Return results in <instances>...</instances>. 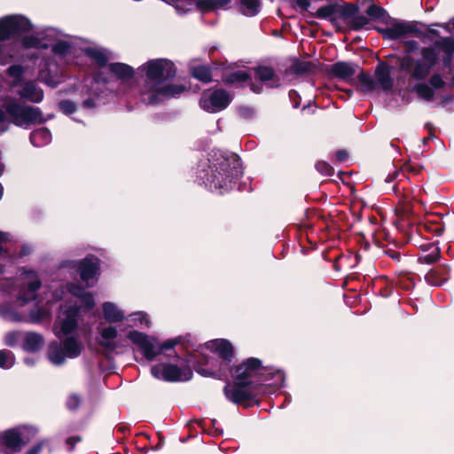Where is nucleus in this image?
<instances>
[{"instance_id": "obj_1", "label": "nucleus", "mask_w": 454, "mask_h": 454, "mask_svg": "<svg viewBox=\"0 0 454 454\" xmlns=\"http://www.w3.org/2000/svg\"><path fill=\"white\" fill-rule=\"evenodd\" d=\"M139 70L145 72L146 80L138 88V98L146 106L158 105L177 98L186 90L182 84H164L176 74L174 63L168 59L149 60Z\"/></svg>"}, {"instance_id": "obj_2", "label": "nucleus", "mask_w": 454, "mask_h": 454, "mask_svg": "<svg viewBox=\"0 0 454 454\" xmlns=\"http://www.w3.org/2000/svg\"><path fill=\"white\" fill-rule=\"evenodd\" d=\"M82 309H83L82 306H78L72 301L61 308L53 326L54 334L60 340V343L51 342L47 352L51 364L61 365L67 359L76 358L82 354L83 349L82 342L74 336H69L78 327Z\"/></svg>"}, {"instance_id": "obj_3", "label": "nucleus", "mask_w": 454, "mask_h": 454, "mask_svg": "<svg viewBox=\"0 0 454 454\" xmlns=\"http://www.w3.org/2000/svg\"><path fill=\"white\" fill-rule=\"evenodd\" d=\"M442 52L444 68H450L454 56V39L444 37L435 42L433 47H422L419 57L405 55L399 60L400 70L404 72L409 81H425L439 63V54Z\"/></svg>"}, {"instance_id": "obj_4", "label": "nucleus", "mask_w": 454, "mask_h": 454, "mask_svg": "<svg viewBox=\"0 0 454 454\" xmlns=\"http://www.w3.org/2000/svg\"><path fill=\"white\" fill-rule=\"evenodd\" d=\"M66 290L80 300L82 303L81 306H82L83 309L90 310L94 308L95 301L91 293L85 291L82 287L75 284H67L65 286L63 283H59L56 285L55 290L52 293V298L47 300L46 305L41 307L37 304L36 307L29 312L27 318L18 316L14 310L8 309L4 306H0V315L4 319L9 321H26L32 324H39L50 318L51 313V303L62 300Z\"/></svg>"}, {"instance_id": "obj_5", "label": "nucleus", "mask_w": 454, "mask_h": 454, "mask_svg": "<svg viewBox=\"0 0 454 454\" xmlns=\"http://www.w3.org/2000/svg\"><path fill=\"white\" fill-rule=\"evenodd\" d=\"M242 175L241 164L238 159H235L232 164L224 160L218 165L210 167L209 171L200 170L199 178L211 192L223 194L232 189L235 182Z\"/></svg>"}, {"instance_id": "obj_6", "label": "nucleus", "mask_w": 454, "mask_h": 454, "mask_svg": "<svg viewBox=\"0 0 454 454\" xmlns=\"http://www.w3.org/2000/svg\"><path fill=\"white\" fill-rule=\"evenodd\" d=\"M128 339L135 344L147 361H153L164 350H170L179 343V339H171L160 343L155 337L137 330L128 333Z\"/></svg>"}, {"instance_id": "obj_7", "label": "nucleus", "mask_w": 454, "mask_h": 454, "mask_svg": "<svg viewBox=\"0 0 454 454\" xmlns=\"http://www.w3.org/2000/svg\"><path fill=\"white\" fill-rule=\"evenodd\" d=\"M206 348L214 354H216L221 359L219 369L211 368L209 372L201 370L200 374L205 376L216 375L220 378L227 377L231 372V362L233 357V348L228 340L224 339H216L209 340L205 344Z\"/></svg>"}, {"instance_id": "obj_8", "label": "nucleus", "mask_w": 454, "mask_h": 454, "mask_svg": "<svg viewBox=\"0 0 454 454\" xmlns=\"http://www.w3.org/2000/svg\"><path fill=\"white\" fill-rule=\"evenodd\" d=\"M5 110L15 125L24 128H27L35 123L45 122L51 118V115L44 118L38 107L22 105L17 102L8 103L5 106Z\"/></svg>"}, {"instance_id": "obj_9", "label": "nucleus", "mask_w": 454, "mask_h": 454, "mask_svg": "<svg viewBox=\"0 0 454 454\" xmlns=\"http://www.w3.org/2000/svg\"><path fill=\"white\" fill-rule=\"evenodd\" d=\"M264 372L272 373L273 370L262 367V362L259 359L251 357L237 366L232 376L238 383L248 386L261 385L263 380H268V379H262Z\"/></svg>"}, {"instance_id": "obj_10", "label": "nucleus", "mask_w": 454, "mask_h": 454, "mask_svg": "<svg viewBox=\"0 0 454 454\" xmlns=\"http://www.w3.org/2000/svg\"><path fill=\"white\" fill-rule=\"evenodd\" d=\"M152 375L165 381H187L192 377V371L189 366L179 368L174 364H160L151 369Z\"/></svg>"}, {"instance_id": "obj_11", "label": "nucleus", "mask_w": 454, "mask_h": 454, "mask_svg": "<svg viewBox=\"0 0 454 454\" xmlns=\"http://www.w3.org/2000/svg\"><path fill=\"white\" fill-rule=\"evenodd\" d=\"M63 268H77L81 279L86 283L87 287L92 286L97 282V275L99 270V260L95 256H87L82 261H66Z\"/></svg>"}, {"instance_id": "obj_12", "label": "nucleus", "mask_w": 454, "mask_h": 454, "mask_svg": "<svg viewBox=\"0 0 454 454\" xmlns=\"http://www.w3.org/2000/svg\"><path fill=\"white\" fill-rule=\"evenodd\" d=\"M109 72L115 77L120 84L125 88L123 91L118 92L127 97V100L129 101V98L138 97V89H133L130 87V82L135 74L134 68L127 64L115 62L108 65Z\"/></svg>"}, {"instance_id": "obj_13", "label": "nucleus", "mask_w": 454, "mask_h": 454, "mask_svg": "<svg viewBox=\"0 0 454 454\" xmlns=\"http://www.w3.org/2000/svg\"><path fill=\"white\" fill-rule=\"evenodd\" d=\"M32 28L28 19L22 15H8L0 19V41L12 35L27 32Z\"/></svg>"}, {"instance_id": "obj_14", "label": "nucleus", "mask_w": 454, "mask_h": 454, "mask_svg": "<svg viewBox=\"0 0 454 454\" xmlns=\"http://www.w3.org/2000/svg\"><path fill=\"white\" fill-rule=\"evenodd\" d=\"M231 101V95L226 90L219 89L204 92L200 98V106L208 113H217L225 109Z\"/></svg>"}, {"instance_id": "obj_15", "label": "nucleus", "mask_w": 454, "mask_h": 454, "mask_svg": "<svg viewBox=\"0 0 454 454\" xmlns=\"http://www.w3.org/2000/svg\"><path fill=\"white\" fill-rule=\"evenodd\" d=\"M230 2L231 0H200L198 5L202 11H209L225 7ZM239 8L245 16H255L260 12V0H239Z\"/></svg>"}, {"instance_id": "obj_16", "label": "nucleus", "mask_w": 454, "mask_h": 454, "mask_svg": "<svg viewBox=\"0 0 454 454\" xmlns=\"http://www.w3.org/2000/svg\"><path fill=\"white\" fill-rule=\"evenodd\" d=\"M43 35L48 38L49 47L54 55L59 58L68 56L73 51V43L67 35H63L53 27L44 29Z\"/></svg>"}, {"instance_id": "obj_17", "label": "nucleus", "mask_w": 454, "mask_h": 454, "mask_svg": "<svg viewBox=\"0 0 454 454\" xmlns=\"http://www.w3.org/2000/svg\"><path fill=\"white\" fill-rule=\"evenodd\" d=\"M224 394L228 400L234 403H241L247 400L254 398L258 391L255 387L246 385L244 383L228 382L224 387Z\"/></svg>"}, {"instance_id": "obj_18", "label": "nucleus", "mask_w": 454, "mask_h": 454, "mask_svg": "<svg viewBox=\"0 0 454 454\" xmlns=\"http://www.w3.org/2000/svg\"><path fill=\"white\" fill-rule=\"evenodd\" d=\"M387 27H380L377 30L385 39L397 40L416 32V26L413 23L392 19L388 20Z\"/></svg>"}, {"instance_id": "obj_19", "label": "nucleus", "mask_w": 454, "mask_h": 454, "mask_svg": "<svg viewBox=\"0 0 454 454\" xmlns=\"http://www.w3.org/2000/svg\"><path fill=\"white\" fill-rule=\"evenodd\" d=\"M22 286L27 290L20 292L18 294V300L27 302L31 300H35L36 297V292L42 286V281L38 274L33 270H23L20 274Z\"/></svg>"}, {"instance_id": "obj_20", "label": "nucleus", "mask_w": 454, "mask_h": 454, "mask_svg": "<svg viewBox=\"0 0 454 454\" xmlns=\"http://www.w3.org/2000/svg\"><path fill=\"white\" fill-rule=\"evenodd\" d=\"M38 79L49 87L55 88L62 82V74L57 66L46 61L44 67L39 71Z\"/></svg>"}, {"instance_id": "obj_21", "label": "nucleus", "mask_w": 454, "mask_h": 454, "mask_svg": "<svg viewBox=\"0 0 454 454\" xmlns=\"http://www.w3.org/2000/svg\"><path fill=\"white\" fill-rule=\"evenodd\" d=\"M3 445L12 452H18L24 445L20 428H12L0 434Z\"/></svg>"}, {"instance_id": "obj_22", "label": "nucleus", "mask_w": 454, "mask_h": 454, "mask_svg": "<svg viewBox=\"0 0 454 454\" xmlns=\"http://www.w3.org/2000/svg\"><path fill=\"white\" fill-rule=\"evenodd\" d=\"M374 74L377 86L380 87L384 91L392 90L394 80L391 77L390 67L387 64L383 62L379 63L375 68Z\"/></svg>"}, {"instance_id": "obj_23", "label": "nucleus", "mask_w": 454, "mask_h": 454, "mask_svg": "<svg viewBox=\"0 0 454 454\" xmlns=\"http://www.w3.org/2000/svg\"><path fill=\"white\" fill-rule=\"evenodd\" d=\"M98 344L107 350L114 351L117 346L115 344V339L118 336V331L115 326L106 325L99 326L98 328Z\"/></svg>"}, {"instance_id": "obj_24", "label": "nucleus", "mask_w": 454, "mask_h": 454, "mask_svg": "<svg viewBox=\"0 0 454 454\" xmlns=\"http://www.w3.org/2000/svg\"><path fill=\"white\" fill-rule=\"evenodd\" d=\"M18 95L33 103L42 102L44 97L43 90L32 81L24 82Z\"/></svg>"}, {"instance_id": "obj_25", "label": "nucleus", "mask_w": 454, "mask_h": 454, "mask_svg": "<svg viewBox=\"0 0 454 454\" xmlns=\"http://www.w3.org/2000/svg\"><path fill=\"white\" fill-rule=\"evenodd\" d=\"M102 313L104 319L110 324L122 322L126 318L125 312L112 301L102 304Z\"/></svg>"}, {"instance_id": "obj_26", "label": "nucleus", "mask_w": 454, "mask_h": 454, "mask_svg": "<svg viewBox=\"0 0 454 454\" xmlns=\"http://www.w3.org/2000/svg\"><path fill=\"white\" fill-rule=\"evenodd\" d=\"M44 344L43 335L35 332H26L22 335V348L29 353L40 350Z\"/></svg>"}, {"instance_id": "obj_27", "label": "nucleus", "mask_w": 454, "mask_h": 454, "mask_svg": "<svg viewBox=\"0 0 454 454\" xmlns=\"http://www.w3.org/2000/svg\"><path fill=\"white\" fill-rule=\"evenodd\" d=\"M449 271V267L442 264L428 271L425 276V279L429 285L439 286L448 280Z\"/></svg>"}, {"instance_id": "obj_28", "label": "nucleus", "mask_w": 454, "mask_h": 454, "mask_svg": "<svg viewBox=\"0 0 454 454\" xmlns=\"http://www.w3.org/2000/svg\"><path fill=\"white\" fill-rule=\"evenodd\" d=\"M110 81L106 78L102 77L101 75L96 76L91 82V90L93 92V98H88L83 101L82 106L85 108H94L98 106L100 101L101 95L97 92L98 90L106 84H108Z\"/></svg>"}, {"instance_id": "obj_29", "label": "nucleus", "mask_w": 454, "mask_h": 454, "mask_svg": "<svg viewBox=\"0 0 454 454\" xmlns=\"http://www.w3.org/2000/svg\"><path fill=\"white\" fill-rule=\"evenodd\" d=\"M44 29L36 35L22 37L21 43L25 48L47 49L49 48L48 38L43 35Z\"/></svg>"}, {"instance_id": "obj_30", "label": "nucleus", "mask_w": 454, "mask_h": 454, "mask_svg": "<svg viewBox=\"0 0 454 454\" xmlns=\"http://www.w3.org/2000/svg\"><path fill=\"white\" fill-rule=\"evenodd\" d=\"M356 67L357 66L352 63L337 62L332 66L331 71L335 76L348 80L356 74Z\"/></svg>"}, {"instance_id": "obj_31", "label": "nucleus", "mask_w": 454, "mask_h": 454, "mask_svg": "<svg viewBox=\"0 0 454 454\" xmlns=\"http://www.w3.org/2000/svg\"><path fill=\"white\" fill-rule=\"evenodd\" d=\"M423 254L419 257V262L425 264H432L439 260L441 254L440 248L435 244L421 246Z\"/></svg>"}, {"instance_id": "obj_32", "label": "nucleus", "mask_w": 454, "mask_h": 454, "mask_svg": "<svg viewBox=\"0 0 454 454\" xmlns=\"http://www.w3.org/2000/svg\"><path fill=\"white\" fill-rule=\"evenodd\" d=\"M51 141V133L47 128H40L30 135V142L34 146L41 147Z\"/></svg>"}, {"instance_id": "obj_33", "label": "nucleus", "mask_w": 454, "mask_h": 454, "mask_svg": "<svg viewBox=\"0 0 454 454\" xmlns=\"http://www.w3.org/2000/svg\"><path fill=\"white\" fill-rule=\"evenodd\" d=\"M130 324L129 325L130 327H146L149 328L151 325L150 318L148 315L144 311H136L134 313L129 314L125 318Z\"/></svg>"}, {"instance_id": "obj_34", "label": "nucleus", "mask_w": 454, "mask_h": 454, "mask_svg": "<svg viewBox=\"0 0 454 454\" xmlns=\"http://www.w3.org/2000/svg\"><path fill=\"white\" fill-rule=\"evenodd\" d=\"M267 368L272 369L273 372H264V376H262V379H268V380H263L262 384L267 383L269 386H273L277 388L283 387L285 382V373L282 371L277 370L272 367Z\"/></svg>"}, {"instance_id": "obj_35", "label": "nucleus", "mask_w": 454, "mask_h": 454, "mask_svg": "<svg viewBox=\"0 0 454 454\" xmlns=\"http://www.w3.org/2000/svg\"><path fill=\"white\" fill-rule=\"evenodd\" d=\"M85 52L87 56L92 59L99 67H105L109 59V52L104 49L88 48Z\"/></svg>"}, {"instance_id": "obj_36", "label": "nucleus", "mask_w": 454, "mask_h": 454, "mask_svg": "<svg viewBox=\"0 0 454 454\" xmlns=\"http://www.w3.org/2000/svg\"><path fill=\"white\" fill-rule=\"evenodd\" d=\"M360 89L364 93H371L377 88V83L373 76L361 72L357 75Z\"/></svg>"}, {"instance_id": "obj_37", "label": "nucleus", "mask_w": 454, "mask_h": 454, "mask_svg": "<svg viewBox=\"0 0 454 454\" xmlns=\"http://www.w3.org/2000/svg\"><path fill=\"white\" fill-rule=\"evenodd\" d=\"M366 13L372 20H380L383 23H388V20H391V17L387 14V11L374 4L368 7Z\"/></svg>"}, {"instance_id": "obj_38", "label": "nucleus", "mask_w": 454, "mask_h": 454, "mask_svg": "<svg viewBox=\"0 0 454 454\" xmlns=\"http://www.w3.org/2000/svg\"><path fill=\"white\" fill-rule=\"evenodd\" d=\"M413 90L425 101H432L434 98V91L428 83L419 82L413 87Z\"/></svg>"}, {"instance_id": "obj_39", "label": "nucleus", "mask_w": 454, "mask_h": 454, "mask_svg": "<svg viewBox=\"0 0 454 454\" xmlns=\"http://www.w3.org/2000/svg\"><path fill=\"white\" fill-rule=\"evenodd\" d=\"M192 75L194 78L203 82H209L212 80L210 69L204 66L193 67Z\"/></svg>"}, {"instance_id": "obj_40", "label": "nucleus", "mask_w": 454, "mask_h": 454, "mask_svg": "<svg viewBox=\"0 0 454 454\" xmlns=\"http://www.w3.org/2000/svg\"><path fill=\"white\" fill-rule=\"evenodd\" d=\"M15 356L13 353L7 349L0 350V368L10 369L14 365Z\"/></svg>"}, {"instance_id": "obj_41", "label": "nucleus", "mask_w": 454, "mask_h": 454, "mask_svg": "<svg viewBox=\"0 0 454 454\" xmlns=\"http://www.w3.org/2000/svg\"><path fill=\"white\" fill-rule=\"evenodd\" d=\"M249 78V74L244 70H239L233 73H231L225 77V82L227 83H236L242 82L247 81Z\"/></svg>"}, {"instance_id": "obj_42", "label": "nucleus", "mask_w": 454, "mask_h": 454, "mask_svg": "<svg viewBox=\"0 0 454 454\" xmlns=\"http://www.w3.org/2000/svg\"><path fill=\"white\" fill-rule=\"evenodd\" d=\"M256 77L262 82H268L273 79L274 72L272 68L268 67H259L255 70Z\"/></svg>"}, {"instance_id": "obj_43", "label": "nucleus", "mask_w": 454, "mask_h": 454, "mask_svg": "<svg viewBox=\"0 0 454 454\" xmlns=\"http://www.w3.org/2000/svg\"><path fill=\"white\" fill-rule=\"evenodd\" d=\"M337 10V5L329 4L320 7L317 12L316 17L319 19H330Z\"/></svg>"}, {"instance_id": "obj_44", "label": "nucleus", "mask_w": 454, "mask_h": 454, "mask_svg": "<svg viewBox=\"0 0 454 454\" xmlns=\"http://www.w3.org/2000/svg\"><path fill=\"white\" fill-rule=\"evenodd\" d=\"M22 332H9L4 336V343L9 347L15 346L19 341H22Z\"/></svg>"}, {"instance_id": "obj_45", "label": "nucleus", "mask_w": 454, "mask_h": 454, "mask_svg": "<svg viewBox=\"0 0 454 454\" xmlns=\"http://www.w3.org/2000/svg\"><path fill=\"white\" fill-rule=\"evenodd\" d=\"M23 72V67L20 65L11 66L7 69L8 74L14 79V84H18L21 81Z\"/></svg>"}, {"instance_id": "obj_46", "label": "nucleus", "mask_w": 454, "mask_h": 454, "mask_svg": "<svg viewBox=\"0 0 454 454\" xmlns=\"http://www.w3.org/2000/svg\"><path fill=\"white\" fill-rule=\"evenodd\" d=\"M358 12V6L352 4H347L340 7V16L349 18Z\"/></svg>"}, {"instance_id": "obj_47", "label": "nucleus", "mask_w": 454, "mask_h": 454, "mask_svg": "<svg viewBox=\"0 0 454 454\" xmlns=\"http://www.w3.org/2000/svg\"><path fill=\"white\" fill-rule=\"evenodd\" d=\"M315 167L318 172L325 176H331L333 175L334 170L333 167L325 161H318Z\"/></svg>"}, {"instance_id": "obj_48", "label": "nucleus", "mask_w": 454, "mask_h": 454, "mask_svg": "<svg viewBox=\"0 0 454 454\" xmlns=\"http://www.w3.org/2000/svg\"><path fill=\"white\" fill-rule=\"evenodd\" d=\"M59 107L65 114H71L76 110V106L70 100H62L59 103Z\"/></svg>"}, {"instance_id": "obj_49", "label": "nucleus", "mask_w": 454, "mask_h": 454, "mask_svg": "<svg viewBox=\"0 0 454 454\" xmlns=\"http://www.w3.org/2000/svg\"><path fill=\"white\" fill-rule=\"evenodd\" d=\"M369 23L367 17L359 15L355 16L352 20V27L356 30H359Z\"/></svg>"}, {"instance_id": "obj_50", "label": "nucleus", "mask_w": 454, "mask_h": 454, "mask_svg": "<svg viewBox=\"0 0 454 454\" xmlns=\"http://www.w3.org/2000/svg\"><path fill=\"white\" fill-rule=\"evenodd\" d=\"M428 84L434 89H441L444 86L445 82L439 74H434L429 78Z\"/></svg>"}, {"instance_id": "obj_51", "label": "nucleus", "mask_w": 454, "mask_h": 454, "mask_svg": "<svg viewBox=\"0 0 454 454\" xmlns=\"http://www.w3.org/2000/svg\"><path fill=\"white\" fill-rule=\"evenodd\" d=\"M81 403V398L77 395H71L67 398V406L69 410L73 411L78 408Z\"/></svg>"}, {"instance_id": "obj_52", "label": "nucleus", "mask_w": 454, "mask_h": 454, "mask_svg": "<svg viewBox=\"0 0 454 454\" xmlns=\"http://www.w3.org/2000/svg\"><path fill=\"white\" fill-rule=\"evenodd\" d=\"M9 127L10 122L5 116L4 112L0 109V134L5 132Z\"/></svg>"}, {"instance_id": "obj_53", "label": "nucleus", "mask_w": 454, "mask_h": 454, "mask_svg": "<svg viewBox=\"0 0 454 454\" xmlns=\"http://www.w3.org/2000/svg\"><path fill=\"white\" fill-rule=\"evenodd\" d=\"M3 273H4V270H3L2 265H0V288H3L4 291L7 292L8 294H12V291L9 289L5 290L4 286H10L12 283L10 279L2 278Z\"/></svg>"}, {"instance_id": "obj_54", "label": "nucleus", "mask_w": 454, "mask_h": 454, "mask_svg": "<svg viewBox=\"0 0 454 454\" xmlns=\"http://www.w3.org/2000/svg\"><path fill=\"white\" fill-rule=\"evenodd\" d=\"M43 443L40 442L35 446H33L31 449H29L26 454H39L42 451Z\"/></svg>"}, {"instance_id": "obj_55", "label": "nucleus", "mask_w": 454, "mask_h": 454, "mask_svg": "<svg viewBox=\"0 0 454 454\" xmlns=\"http://www.w3.org/2000/svg\"><path fill=\"white\" fill-rule=\"evenodd\" d=\"M80 442V438L79 437H69L67 439L66 442L67 445H69V450H73L75 444Z\"/></svg>"}, {"instance_id": "obj_56", "label": "nucleus", "mask_w": 454, "mask_h": 454, "mask_svg": "<svg viewBox=\"0 0 454 454\" xmlns=\"http://www.w3.org/2000/svg\"><path fill=\"white\" fill-rule=\"evenodd\" d=\"M335 158L338 161H344L347 160L348 158V153L347 152L345 151H338L336 153H335Z\"/></svg>"}, {"instance_id": "obj_57", "label": "nucleus", "mask_w": 454, "mask_h": 454, "mask_svg": "<svg viewBox=\"0 0 454 454\" xmlns=\"http://www.w3.org/2000/svg\"><path fill=\"white\" fill-rule=\"evenodd\" d=\"M240 114L245 118H249L252 116L253 111L249 108L244 107L240 109Z\"/></svg>"}, {"instance_id": "obj_58", "label": "nucleus", "mask_w": 454, "mask_h": 454, "mask_svg": "<svg viewBox=\"0 0 454 454\" xmlns=\"http://www.w3.org/2000/svg\"><path fill=\"white\" fill-rule=\"evenodd\" d=\"M399 171L395 170L392 174H389L387 177L386 178V182L390 183L394 181V179L398 176Z\"/></svg>"}, {"instance_id": "obj_59", "label": "nucleus", "mask_w": 454, "mask_h": 454, "mask_svg": "<svg viewBox=\"0 0 454 454\" xmlns=\"http://www.w3.org/2000/svg\"><path fill=\"white\" fill-rule=\"evenodd\" d=\"M29 251H30V247L28 246H25L21 248L20 254L26 255L29 253Z\"/></svg>"}, {"instance_id": "obj_60", "label": "nucleus", "mask_w": 454, "mask_h": 454, "mask_svg": "<svg viewBox=\"0 0 454 454\" xmlns=\"http://www.w3.org/2000/svg\"><path fill=\"white\" fill-rule=\"evenodd\" d=\"M389 256H391L393 259L399 261L400 259V254L396 252H388Z\"/></svg>"}, {"instance_id": "obj_61", "label": "nucleus", "mask_w": 454, "mask_h": 454, "mask_svg": "<svg viewBox=\"0 0 454 454\" xmlns=\"http://www.w3.org/2000/svg\"><path fill=\"white\" fill-rule=\"evenodd\" d=\"M251 90L256 93H260L261 92V87L259 86H255L254 84L251 85Z\"/></svg>"}, {"instance_id": "obj_62", "label": "nucleus", "mask_w": 454, "mask_h": 454, "mask_svg": "<svg viewBox=\"0 0 454 454\" xmlns=\"http://www.w3.org/2000/svg\"><path fill=\"white\" fill-rule=\"evenodd\" d=\"M4 171V164L0 161V176L3 175Z\"/></svg>"}, {"instance_id": "obj_63", "label": "nucleus", "mask_w": 454, "mask_h": 454, "mask_svg": "<svg viewBox=\"0 0 454 454\" xmlns=\"http://www.w3.org/2000/svg\"><path fill=\"white\" fill-rule=\"evenodd\" d=\"M2 51H3V48H2V46H0V62H4V61H5V59H4V58L2 57Z\"/></svg>"}, {"instance_id": "obj_64", "label": "nucleus", "mask_w": 454, "mask_h": 454, "mask_svg": "<svg viewBox=\"0 0 454 454\" xmlns=\"http://www.w3.org/2000/svg\"><path fill=\"white\" fill-rule=\"evenodd\" d=\"M296 95V91L295 90H292L289 92V97L292 98L294 96Z\"/></svg>"}]
</instances>
